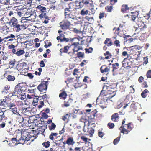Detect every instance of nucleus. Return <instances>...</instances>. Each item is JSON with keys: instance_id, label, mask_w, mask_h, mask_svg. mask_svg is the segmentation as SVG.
<instances>
[{"instance_id": "f257e3e1", "label": "nucleus", "mask_w": 151, "mask_h": 151, "mask_svg": "<svg viewBox=\"0 0 151 151\" xmlns=\"http://www.w3.org/2000/svg\"><path fill=\"white\" fill-rule=\"evenodd\" d=\"M32 132H28L26 130H24L22 132V129L21 130H18L17 132H19L21 134V137L19 138V141L21 144H24L25 142H27L29 141H33L37 137L38 133H36V131L33 130Z\"/></svg>"}, {"instance_id": "f03ea898", "label": "nucleus", "mask_w": 151, "mask_h": 151, "mask_svg": "<svg viewBox=\"0 0 151 151\" xmlns=\"http://www.w3.org/2000/svg\"><path fill=\"white\" fill-rule=\"evenodd\" d=\"M79 1L76 2V7L77 8H82L84 5H87L90 7V9L92 11V14H93L95 12H93V10H94L93 4L91 0H78Z\"/></svg>"}, {"instance_id": "7ed1b4c3", "label": "nucleus", "mask_w": 151, "mask_h": 151, "mask_svg": "<svg viewBox=\"0 0 151 151\" xmlns=\"http://www.w3.org/2000/svg\"><path fill=\"white\" fill-rule=\"evenodd\" d=\"M78 42H74L69 46H68V54L70 56H73L75 52H78L80 50H82L83 48L79 46Z\"/></svg>"}, {"instance_id": "20e7f679", "label": "nucleus", "mask_w": 151, "mask_h": 151, "mask_svg": "<svg viewBox=\"0 0 151 151\" xmlns=\"http://www.w3.org/2000/svg\"><path fill=\"white\" fill-rule=\"evenodd\" d=\"M27 22V20L26 19L22 20L20 22L12 27L13 31L16 32H18L22 30L25 29L27 26L26 24Z\"/></svg>"}, {"instance_id": "39448f33", "label": "nucleus", "mask_w": 151, "mask_h": 151, "mask_svg": "<svg viewBox=\"0 0 151 151\" xmlns=\"http://www.w3.org/2000/svg\"><path fill=\"white\" fill-rule=\"evenodd\" d=\"M20 85V84L19 83L16 86L12 96H17L18 97H19L21 96L22 97L24 96L26 90L25 87L23 86H21Z\"/></svg>"}, {"instance_id": "423d86ee", "label": "nucleus", "mask_w": 151, "mask_h": 151, "mask_svg": "<svg viewBox=\"0 0 151 151\" xmlns=\"http://www.w3.org/2000/svg\"><path fill=\"white\" fill-rule=\"evenodd\" d=\"M122 67L127 69L131 68L132 67V63L128 59V57L124 58L122 61Z\"/></svg>"}, {"instance_id": "0eeeda50", "label": "nucleus", "mask_w": 151, "mask_h": 151, "mask_svg": "<svg viewBox=\"0 0 151 151\" xmlns=\"http://www.w3.org/2000/svg\"><path fill=\"white\" fill-rule=\"evenodd\" d=\"M76 4H75L73 2H70L68 4L67 7L65 8L64 9V12H73L76 11L77 8H76Z\"/></svg>"}, {"instance_id": "6e6552de", "label": "nucleus", "mask_w": 151, "mask_h": 151, "mask_svg": "<svg viewBox=\"0 0 151 151\" xmlns=\"http://www.w3.org/2000/svg\"><path fill=\"white\" fill-rule=\"evenodd\" d=\"M48 81H42V79L41 80V83L37 87V89L41 92H42L44 91H46L47 89L48 85Z\"/></svg>"}, {"instance_id": "1a4fd4ad", "label": "nucleus", "mask_w": 151, "mask_h": 151, "mask_svg": "<svg viewBox=\"0 0 151 151\" xmlns=\"http://www.w3.org/2000/svg\"><path fill=\"white\" fill-rule=\"evenodd\" d=\"M60 27L63 30L69 29L70 25V22L68 20H63L59 24Z\"/></svg>"}, {"instance_id": "9d476101", "label": "nucleus", "mask_w": 151, "mask_h": 151, "mask_svg": "<svg viewBox=\"0 0 151 151\" xmlns=\"http://www.w3.org/2000/svg\"><path fill=\"white\" fill-rule=\"evenodd\" d=\"M65 18L67 20L72 19L75 20L76 19V16L73 12H64Z\"/></svg>"}, {"instance_id": "9b49d317", "label": "nucleus", "mask_w": 151, "mask_h": 151, "mask_svg": "<svg viewBox=\"0 0 151 151\" xmlns=\"http://www.w3.org/2000/svg\"><path fill=\"white\" fill-rule=\"evenodd\" d=\"M126 119L124 118L122 122V125L119 128V129L121 130L120 132L123 133L124 134H127L130 132L129 130H128L127 129H126L124 128V126L127 124H125Z\"/></svg>"}, {"instance_id": "f8f14e48", "label": "nucleus", "mask_w": 151, "mask_h": 151, "mask_svg": "<svg viewBox=\"0 0 151 151\" xmlns=\"http://www.w3.org/2000/svg\"><path fill=\"white\" fill-rule=\"evenodd\" d=\"M97 111L96 109H95L92 111L89 116H88V121L89 122H94L95 119L97 118Z\"/></svg>"}, {"instance_id": "ddd939ff", "label": "nucleus", "mask_w": 151, "mask_h": 151, "mask_svg": "<svg viewBox=\"0 0 151 151\" xmlns=\"http://www.w3.org/2000/svg\"><path fill=\"white\" fill-rule=\"evenodd\" d=\"M134 22L137 25V26L143 27L144 28H147L146 25L142 22V19L141 17L137 18L134 21Z\"/></svg>"}, {"instance_id": "4468645a", "label": "nucleus", "mask_w": 151, "mask_h": 151, "mask_svg": "<svg viewBox=\"0 0 151 151\" xmlns=\"http://www.w3.org/2000/svg\"><path fill=\"white\" fill-rule=\"evenodd\" d=\"M10 139V140H9V141L10 142V143L12 144V145H16L18 144H20V142L19 141V138H18L17 135L16 138H12Z\"/></svg>"}, {"instance_id": "2eb2a0df", "label": "nucleus", "mask_w": 151, "mask_h": 151, "mask_svg": "<svg viewBox=\"0 0 151 151\" xmlns=\"http://www.w3.org/2000/svg\"><path fill=\"white\" fill-rule=\"evenodd\" d=\"M33 102L35 103H39L41 104H44V100L41 96L39 97L38 96H35Z\"/></svg>"}, {"instance_id": "dca6fc26", "label": "nucleus", "mask_w": 151, "mask_h": 151, "mask_svg": "<svg viewBox=\"0 0 151 151\" xmlns=\"http://www.w3.org/2000/svg\"><path fill=\"white\" fill-rule=\"evenodd\" d=\"M39 17L40 18H45V19L44 21V23H48L49 22L48 20L50 19L49 17L46 16V13H41L39 15Z\"/></svg>"}, {"instance_id": "f3484780", "label": "nucleus", "mask_w": 151, "mask_h": 151, "mask_svg": "<svg viewBox=\"0 0 151 151\" xmlns=\"http://www.w3.org/2000/svg\"><path fill=\"white\" fill-rule=\"evenodd\" d=\"M19 22H18V20L16 18L14 17H12L10 20L9 22V23L10 24H11L10 25V26L11 27H12L14 25H15L16 24L18 23Z\"/></svg>"}, {"instance_id": "a211bd4d", "label": "nucleus", "mask_w": 151, "mask_h": 151, "mask_svg": "<svg viewBox=\"0 0 151 151\" xmlns=\"http://www.w3.org/2000/svg\"><path fill=\"white\" fill-rule=\"evenodd\" d=\"M123 26L120 25L119 27L116 29L115 31V33L117 34L118 36L122 37L123 34H122L120 33L121 31H122Z\"/></svg>"}, {"instance_id": "6ab92c4d", "label": "nucleus", "mask_w": 151, "mask_h": 151, "mask_svg": "<svg viewBox=\"0 0 151 151\" xmlns=\"http://www.w3.org/2000/svg\"><path fill=\"white\" fill-rule=\"evenodd\" d=\"M104 44L107 47H110L113 45V42L110 38H106L104 42Z\"/></svg>"}, {"instance_id": "aec40b11", "label": "nucleus", "mask_w": 151, "mask_h": 151, "mask_svg": "<svg viewBox=\"0 0 151 151\" xmlns=\"http://www.w3.org/2000/svg\"><path fill=\"white\" fill-rule=\"evenodd\" d=\"M101 72L102 73L107 72L109 70V68L106 65H103L100 68Z\"/></svg>"}, {"instance_id": "412c9836", "label": "nucleus", "mask_w": 151, "mask_h": 151, "mask_svg": "<svg viewBox=\"0 0 151 151\" xmlns=\"http://www.w3.org/2000/svg\"><path fill=\"white\" fill-rule=\"evenodd\" d=\"M129 49L131 52V54H134V53H136L138 50L137 45L130 47L129 48Z\"/></svg>"}, {"instance_id": "4be33fe9", "label": "nucleus", "mask_w": 151, "mask_h": 151, "mask_svg": "<svg viewBox=\"0 0 151 151\" xmlns=\"http://www.w3.org/2000/svg\"><path fill=\"white\" fill-rule=\"evenodd\" d=\"M131 14L130 15L131 18L132 20L134 22L135 21V19L137 18H138L137 17L138 15L139 14V12L136 11L134 12H131Z\"/></svg>"}, {"instance_id": "5701e85b", "label": "nucleus", "mask_w": 151, "mask_h": 151, "mask_svg": "<svg viewBox=\"0 0 151 151\" xmlns=\"http://www.w3.org/2000/svg\"><path fill=\"white\" fill-rule=\"evenodd\" d=\"M119 118V116L117 113H114L111 116V120L114 122H117Z\"/></svg>"}, {"instance_id": "b1692460", "label": "nucleus", "mask_w": 151, "mask_h": 151, "mask_svg": "<svg viewBox=\"0 0 151 151\" xmlns=\"http://www.w3.org/2000/svg\"><path fill=\"white\" fill-rule=\"evenodd\" d=\"M66 143L68 145H73L75 143V142H74L73 137H70L67 139Z\"/></svg>"}, {"instance_id": "393cba45", "label": "nucleus", "mask_w": 151, "mask_h": 151, "mask_svg": "<svg viewBox=\"0 0 151 151\" xmlns=\"http://www.w3.org/2000/svg\"><path fill=\"white\" fill-rule=\"evenodd\" d=\"M23 121L22 122V124L24 125H26L27 124L29 123V118L28 116H25L24 117H23Z\"/></svg>"}, {"instance_id": "a878e982", "label": "nucleus", "mask_w": 151, "mask_h": 151, "mask_svg": "<svg viewBox=\"0 0 151 151\" xmlns=\"http://www.w3.org/2000/svg\"><path fill=\"white\" fill-rule=\"evenodd\" d=\"M68 46H65L64 47L61 48L59 50L60 54L66 53L68 54Z\"/></svg>"}, {"instance_id": "bb28decb", "label": "nucleus", "mask_w": 151, "mask_h": 151, "mask_svg": "<svg viewBox=\"0 0 151 151\" xmlns=\"http://www.w3.org/2000/svg\"><path fill=\"white\" fill-rule=\"evenodd\" d=\"M89 12L88 10L84 8L81 10L80 14L82 16H84L88 14Z\"/></svg>"}, {"instance_id": "cd10ccee", "label": "nucleus", "mask_w": 151, "mask_h": 151, "mask_svg": "<svg viewBox=\"0 0 151 151\" xmlns=\"http://www.w3.org/2000/svg\"><path fill=\"white\" fill-rule=\"evenodd\" d=\"M37 8L40 10L42 12L41 13H44V12H45L46 10V8L45 7L42 6L41 5H39Z\"/></svg>"}, {"instance_id": "c85d7f7f", "label": "nucleus", "mask_w": 151, "mask_h": 151, "mask_svg": "<svg viewBox=\"0 0 151 151\" xmlns=\"http://www.w3.org/2000/svg\"><path fill=\"white\" fill-rule=\"evenodd\" d=\"M71 114H67L65 115L62 116V119L64 121H66L67 122H68L69 120V118Z\"/></svg>"}, {"instance_id": "c756f323", "label": "nucleus", "mask_w": 151, "mask_h": 151, "mask_svg": "<svg viewBox=\"0 0 151 151\" xmlns=\"http://www.w3.org/2000/svg\"><path fill=\"white\" fill-rule=\"evenodd\" d=\"M10 101V98L6 96L4 99H3V101H1V104H3L4 102L6 103V104H10V103L9 102Z\"/></svg>"}, {"instance_id": "7c9ffc66", "label": "nucleus", "mask_w": 151, "mask_h": 151, "mask_svg": "<svg viewBox=\"0 0 151 151\" xmlns=\"http://www.w3.org/2000/svg\"><path fill=\"white\" fill-rule=\"evenodd\" d=\"M129 9V8L128 7L127 5L123 4L122 6L121 11L122 12H124Z\"/></svg>"}, {"instance_id": "2f4dec72", "label": "nucleus", "mask_w": 151, "mask_h": 151, "mask_svg": "<svg viewBox=\"0 0 151 151\" xmlns=\"http://www.w3.org/2000/svg\"><path fill=\"white\" fill-rule=\"evenodd\" d=\"M23 121V117L20 115H19L16 117V122L17 123H22Z\"/></svg>"}, {"instance_id": "473e14b6", "label": "nucleus", "mask_w": 151, "mask_h": 151, "mask_svg": "<svg viewBox=\"0 0 151 151\" xmlns=\"http://www.w3.org/2000/svg\"><path fill=\"white\" fill-rule=\"evenodd\" d=\"M126 125L128 130L130 131H132L134 127L133 124L132 122H129Z\"/></svg>"}, {"instance_id": "72a5a7b5", "label": "nucleus", "mask_w": 151, "mask_h": 151, "mask_svg": "<svg viewBox=\"0 0 151 151\" xmlns=\"http://www.w3.org/2000/svg\"><path fill=\"white\" fill-rule=\"evenodd\" d=\"M106 14L104 12H101L99 15V18L100 19H103L107 17Z\"/></svg>"}, {"instance_id": "f704fd0d", "label": "nucleus", "mask_w": 151, "mask_h": 151, "mask_svg": "<svg viewBox=\"0 0 151 151\" xmlns=\"http://www.w3.org/2000/svg\"><path fill=\"white\" fill-rule=\"evenodd\" d=\"M73 111L75 113L79 115L82 114L84 112L81 109H73Z\"/></svg>"}, {"instance_id": "c9c22d12", "label": "nucleus", "mask_w": 151, "mask_h": 151, "mask_svg": "<svg viewBox=\"0 0 151 151\" xmlns=\"http://www.w3.org/2000/svg\"><path fill=\"white\" fill-rule=\"evenodd\" d=\"M6 79L8 81L11 82L14 81L15 78L14 76L8 75L6 77Z\"/></svg>"}, {"instance_id": "e433bc0d", "label": "nucleus", "mask_w": 151, "mask_h": 151, "mask_svg": "<svg viewBox=\"0 0 151 151\" xmlns=\"http://www.w3.org/2000/svg\"><path fill=\"white\" fill-rule=\"evenodd\" d=\"M9 108L14 114L17 113V108L14 104H10L9 106Z\"/></svg>"}, {"instance_id": "4c0bfd02", "label": "nucleus", "mask_w": 151, "mask_h": 151, "mask_svg": "<svg viewBox=\"0 0 151 151\" xmlns=\"http://www.w3.org/2000/svg\"><path fill=\"white\" fill-rule=\"evenodd\" d=\"M57 136L58 133H51L49 136V138L50 140L53 141L55 137H57Z\"/></svg>"}, {"instance_id": "58836bf2", "label": "nucleus", "mask_w": 151, "mask_h": 151, "mask_svg": "<svg viewBox=\"0 0 151 151\" xmlns=\"http://www.w3.org/2000/svg\"><path fill=\"white\" fill-rule=\"evenodd\" d=\"M10 88V86L9 85H7L5 86L4 87V88L3 89V90H2V93L7 94L9 92L8 91V90Z\"/></svg>"}, {"instance_id": "ea45409f", "label": "nucleus", "mask_w": 151, "mask_h": 151, "mask_svg": "<svg viewBox=\"0 0 151 151\" xmlns=\"http://www.w3.org/2000/svg\"><path fill=\"white\" fill-rule=\"evenodd\" d=\"M24 53L25 52L23 50L17 49L16 51V55L17 56H20Z\"/></svg>"}, {"instance_id": "a19ab883", "label": "nucleus", "mask_w": 151, "mask_h": 151, "mask_svg": "<svg viewBox=\"0 0 151 151\" xmlns=\"http://www.w3.org/2000/svg\"><path fill=\"white\" fill-rule=\"evenodd\" d=\"M67 95L65 91H63L59 95V97L61 99H65Z\"/></svg>"}, {"instance_id": "79ce46f5", "label": "nucleus", "mask_w": 151, "mask_h": 151, "mask_svg": "<svg viewBox=\"0 0 151 151\" xmlns=\"http://www.w3.org/2000/svg\"><path fill=\"white\" fill-rule=\"evenodd\" d=\"M47 128V127L43 126L42 128H37V129L39 133H41L42 134L45 132V130Z\"/></svg>"}, {"instance_id": "37998d69", "label": "nucleus", "mask_w": 151, "mask_h": 151, "mask_svg": "<svg viewBox=\"0 0 151 151\" xmlns=\"http://www.w3.org/2000/svg\"><path fill=\"white\" fill-rule=\"evenodd\" d=\"M105 9L107 12H111L113 10V6L111 5H108L105 7Z\"/></svg>"}, {"instance_id": "c03bdc74", "label": "nucleus", "mask_w": 151, "mask_h": 151, "mask_svg": "<svg viewBox=\"0 0 151 151\" xmlns=\"http://www.w3.org/2000/svg\"><path fill=\"white\" fill-rule=\"evenodd\" d=\"M111 65L113 66V70H112V71L113 72H114L115 70L119 68V64L117 63H113Z\"/></svg>"}, {"instance_id": "a18cd8bd", "label": "nucleus", "mask_w": 151, "mask_h": 151, "mask_svg": "<svg viewBox=\"0 0 151 151\" xmlns=\"http://www.w3.org/2000/svg\"><path fill=\"white\" fill-rule=\"evenodd\" d=\"M135 31L137 33H138L141 32L142 30H144L146 28H144L143 27H139L138 26H136Z\"/></svg>"}, {"instance_id": "49530a36", "label": "nucleus", "mask_w": 151, "mask_h": 151, "mask_svg": "<svg viewBox=\"0 0 151 151\" xmlns=\"http://www.w3.org/2000/svg\"><path fill=\"white\" fill-rule=\"evenodd\" d=\"M50 144V142L49 141H47V142H45L43 143L42 144V145L44 147L46 148H47L49 147Z\"/></svg>"}, {"instance_id": "de8ad7c7", "label": "nucleus", "mask_w": 151, "mask_h": 151, "mask_svg": "<svg viewBox=\"0 0 151 151\" xmlns=\"http://www.w3.org/2000/svg\"><path fill=\"white\" fill-rule=\"evenodd\" d=\"M22 109L23 110V111H24V110H25V111L27 110L29 111L31 110L32 111H35L36 110V108L35 107H33L32 109H31V108H30L29 107L26 108L22 107Z\"/></svg>"}, {"instance_id": "09e8293b", "label": "nucleus", "mask_w": 151, "mask_h": 151, "mask_svg": "<svg viewBox=\"0 0 151 151\" xmlns=\"http://www.w3.org/2000/svg\"><path fill=\"white\" fill-rule=\"evenodd\" d=\"M85 19L88 22H92L94 20L93 17H90L88 16H86L85 17Z\"/></svg>"}, {"instance_id": "8fccbe9b", "label": "nucleus", "mask_w": 151, "mask_h": 151, "mask_svg": "<svg viewBox=\"0 0 151 151\" xmlns=\"http://www.w3.org/2000/svg\"><path fill=\"white\" fill-rule=\"evenodd\" d=\"M49 127L50 130H54L56 128V125L54 123L52 122L51 125L49 126Z\"/></svg>"}, {"instance_id": "3c124183", "label": "nucleus", "mask_w": 151, "mask_h": 151, "mask_svg": "<svg viewBox=\"0 0 151 151\" xmlns=\"http://www.w3.org/2000/svg\"><path fill=\"white\" fill-rule=\"evenodd\" d=\"M77 55V57L78 58H83L84 57V54L83 52H78Z\"/></svg>"}, {"instance_id": "603ef678", "label": "nucleus", "mask_w": 151, "mask_h": 151, "mask_svg": "<svg viewBox=\"0 0 151 151\" xmlns=\"http://www.w3.org/2000/svg\"><path fill=\"white\" fill-rule=\"evenodd\" d=\"M107 93L109 94H113L112 96H111V98L113 97L116 94V91H112L110 90H107Z\"/></svg>"}, {"instance_id": "864d4df0", "label": "nucleus", "mask_w": 151, "mask_h": 151, "mask_svg": "<svg viewBox=\"0 0 151 151\" xmlns=\"http://www.w3.org/2000/svg\"><path fill=\"white\" fill-rule=\"evenodd\" d=\"M93 48L92 47H89V48H85V52L86 53H89L92 52Z\"/></svg>"}, {"instance_id": "5fc2aeb1", "label": "nucleus", "mask_w": 151, "mask_h": 151, "mask_svg": "<svg viewBox=\"0 0 151 151\" xmlns=\"http://www.w3.org/2000/svg\"><path fill=\"white\" fill-rule=\"evenodd\" d=\"M4 113L3 111L0 110V122H1L4 118Z\"/></svg>"}, {"instance_id": "6e6d98bb", "label": "nucleus", "mask_w": 151, "mask_h": 151, "mask_svg": "<svg viewBox=\"0 0 151 151\" xmlns=\"http://www.w3.org/2000/svg\"><path fill=\"white\" fill-rule=\"evenodd\" d=\"M120 138V136H119L116 138L113 141V144L114 145H116L119 142Z\"/></svg>"}, {"instance_id": "4d7b16f0", "label": "nucleus", "mask_w": 151, "mask_h": 151, "mask_svg": "<svg viewBox=\"0 0 151 151\" xmlns=\"http://www.w3.org/2000/svg\"><path fill=\"white\" fill-rule=\"evenodd\" d=\"M65 36L63 34H59V36H58L57 37V39L58 41L60 40V42H61V40H62V38H64Z\"/></svg>"}, {"instance_id": "13d9d810", "label": "nucleus", "mask_w": 151, "mask_h": 151, "mask_svg": "<svg viewBox=\"0 0 151 151\" xmlns=\"http://www.w3.org/2000/svg\"><path fill=\"white\" fill-rule=\"evenodd\" d=\"M114 44L116 47H120V42L119 40H116L114 42Z\"/></svg>"}, {"instance_id": "bf43d9fd", "label": "nucleus", "mask_w": 151, "mask_h": 151, "mask_svg": "<svg viewBox=\"0 0 151 151\" xmlns=\"http://www.w3.org/2000/svg\"><path fill=\"white\" fill-rule=\"evenodd\" d=\"M81 139L83 142H88V140H90V139L85 137L84 136H82L81 137Z\"/></svg>"}, {"instance_id": "052dcab7", "label": "nucleus", "mask_w": 151, "mask_h": 151, "mask_svg": "<svg viewBox=\"0 0 151 151\" xmlns=\"http://www.w3.org/2000/svg\"><path fill=\"white\" fill-rule=\"evenodd\" d=\"M71 41L69 38L64 37L62 38V40H61L60 42H68Z\"/></svg>"}, {"instance_id": "680f3d73", "label": "nucleus", "mask_w": 151, "mask_h": 151, "mask_svg": "<svg viewBox=\"0 0 151 151\" xmlns=\"http://www.w3.org/2000/svg\"><path fill=\"white\" fill-rule=\"evenodd\" d=\"M151 16V10H150L149 13L146 14L144 16V17L145 19H148Z\"/></svg>"}, {"instance_id": "e2e57ef3", "label": "nucleus", "mask_w": 151, "mask_h": 151, "mask_svg": "<svg viewBox=\"0 0 151 151\" xmlns=\"http://www.w3.org/2000/svg\"><path fill=\"white\" fill-rule=\"evenodd\" d=\"M107 126H108L110 129H112L114 127V125L113 123L109 122L107 124Z\"/></svg>"}, {"instance_id": "0e129e2a", "label": "nucleus", "mask_w": 151, "mask_h": 151, "mask_svg": "<svg viewBox=\"0 0 151 151\" xmlns=\"http://www.w3.org/2000/svg\"><path fill=\"white\" fill-rule=\"evenodd\" d=\"M44 121H41L40 120V121H39L38 123H37V124H35V125H37V127H41V126H42L43 125V122Z\"/></svg>"}, {"instance_id": "69168bd1", "label": "nucleus", "mask_w": 151, "mask_h": 151, "mask_svg": "<svg viewBox=\"0 0 151 151\" xmlns=\"http://www.w3.org/2000/svg\"><path fill=\"white\" fill-rule=\"evenodd\" d=\"M87 119L84 116H82L80 119V121L82 122H85L87 121Z\"/></svg>"}, {"instance_id": "338daca9", "label": "nucleus", "mask_w": 151, "mask_h": 151, "mask_svg": "<svg viewBox=\"0 0 151 151\" xmlns=\"http://www.w3.org/2000/svg\"><path fill=\"white\" fill-rule=\"evenodd\" d=\"M7 123V121L2 122L0 124V128H4L6 125V124Z\"/></svg>"}, {"instance_id": "774afa93", "label": "nucleus", "mask_w": 151, "mask_h": 151, "mask_svg": "<svg viewBox=\"0 0 151 151\" xmlns=\"http://www.w3.org/2000/svg\"><path fill=\"white\" fill-rule=\"evenodd\" d=\"M146 76L147 78H151V70H149L147 72Z\"/></svg>"}]
</instances>
